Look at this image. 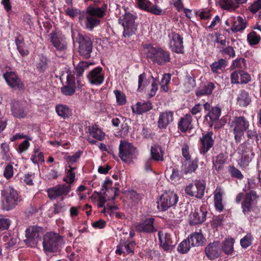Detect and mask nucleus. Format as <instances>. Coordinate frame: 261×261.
<instances>
[{"instance_id": "28", "label": "nucleus", "mask_w": 261, "mask_h": 261, "mask_svg": "<svg viewBox=\"0 0 261 261\" xmlns=\"http://www.w3.org/2000/svg\"><path fill=\"white\" fill-rule=\"evenodd\" d=\"M249 126V121L242 116L236 117L231 123L233 130H246Z\"/></svg>"}, {"instance_id": "6", "label": "nucleus", "mask_w": 261, "mask_h": 261, "mask_svg": "<svg viewBox=\"0 0 261 261\" xmlns=\"http://www.w3.org/2000/svg\"><path fill=\"white\" fill-rule=\"evenodd\" d=\"M155 221V218L152 216L146 215L143 217L136 223V231L140 234H151L155 232L157 229L154 225Z\"/></svg>"}, {"instance_id": "57", "label": "nucleus", "mask_w": 261, "mask_h": 261, "mask_svg": "<svg viewBox=\"0 0 261 261\" xmlns=\"http://www.w3.org/2000/svg\"><path fill=\"white\" fill-rule=\"evenodd\" d=\"M89 122L88 121H83L80 123L76 124L74 125L73 129H77L79 130H94V128L93 127H92L89 125Z\"/></svg>"}, {"instance_id": "1", "label": "nucleus", "mask_w": 261, "mask_h": 261, "mask_svg": "<svg viewBox=\"0 0 261 261\" xmlns=\"http://www.w3.org/2000/svg\"><path fill=\"white\" fill-rule=\"evenodd\" d=\"M106 6L105 7H97L89 6L86 11L79 17V21L84 28L92 31L98 25L100 19L103 16Z\"/></svg>"}, {"instance_id": "63", "label": "nucleus", "mask_w": 261, "mask_h": 261, "mask_svg": "<svg viewBox=\"0 0 261 261\" xmlns=\"http://www.w3.org/2000/svg\"><path fill=\"white\" fill-rule=\"evenodd\" d=\"M13 165L11 164H8L4 169V176L6 179H9L13 177Z\"/></svg>"}, {"instance_id": "29", "label": "nucleus", "mask_w": 261, "mask_h": 261, "mask_svg": "<svg viewBox=\"0 0 261 261\" xmlns=\"http://www.w3.org/2000/svg\"><path fill=\"white\" fill-rule=\"evenodd\" d=\"M221 113V110L218 107L212 108L207 114L205 116L204 123L207 122V124L211 127L213 122L219 119Z\"/></svg>"}, {"instance_id": "46", "label": "nucleus", "mask_w": 261, "mask_h": 261, "mask_svg": "<svg viewBox=\"0 0 261 261\" xmlns=\"http://www.w3.org/2000/svg\"><path fill=\"white\" fill-rule=\"evenodd\" d=\"M261 39L260 36L257 35L254 31H251L247 36V40L249 45H254L259 43Z\"/></svg>"}, {"instance_id": "14", "label": "nucleus", "mask_w": 261, "mask_h": 261, "mask_svg": "<svg viewBox=\"0 0 261 261\" xmlns=\"http://www.w3.org/2000/svg\"><path fill=\"white\" fill-rule=\"evenodd\" d=\"M71 190V186L70 185H58L47 190V196L50 200L56 199L59 197L67 195Z\"/></svg>"}, {"instance_id": "56", "label": "nucleus", "mask_w": 261, "mask_h": 261, "mask_svg": "<svg viewBox=\"0 0 261 261\" xmlns=\"http://www.w3.org/2000/svg\"><path fill=\"white\" fill-rule=\"evenodd\" d=\"M114 93L115 95L116 101L118 105H123L126 102V96L122 92L119 90H115Z\"/></svg>"}, {"instance_id": "31", "label": "nucleus", "mask_w": 261, "mask_h": 261, "mask_svg": "<svg viewBox=\"0 0 261 261\" xmlns=\"http://www.w3.org/2000/svg\"><path fill=\"white\" fill-rule=\"evenodd\" d=\"M220 7L229 12H234L239 8V6L234 0H219Z\"/></svg>"}, {"instance_id": "19", "label": "nucleus", "mask_w": 261, "mask_h": 261, "mask_svg": "<svg viewBox=\"0 0 261 261\" xmlns=\"http://www.w3.org/2000/svg\"><path fill=\"white\" fill-rule=\"evenodd\" d=\"M247 27V20L240 16H232L231 27L226 30L228 33L243 32Z\"/></svg>"}, {"instance_id": "61", "label": "nucleus", "mask_w": 261, "mask_h": 261, "mask_svg": "<svg viewBox=\"0 0 261 261\" xmlns=\"http://www.w3.org/2000/svg\"><path fill=\"white\" fill-rule=\"evenodd\" d=\"M231 67L234 69H244L246 67L245 60L243 58H239L234 60Z\"/></svg>"}, {"instance_id": "44", "label": "nucleus", "mask_w": 261, "mask_h": 261, "mask_svg": "<svg viewBox=\"0 0 261 261\" xmlns=\"http://www.w3.org/2000/svg\"><path fill=\"white\" fill-rule=\"evenodd\" d=\"M56 112L61 117L66 119L71 115V111L66 105H59L56 107Z\"/></svg>"}, {"instance_id": "4", "label": "nucleus", "mask_w": 261, "mask_h": 261, "mask_svg": "<svg viewBox=\"0 0 261 261\" xmlns=\"http://www.w3.org/2000/svg\"><path fill=\"white\" fill-rule=\"evenodd\" d=\"M63 244L62 237L57 233L47 232L43 237V250L45 253L60 252Z\"/></svg>"}, {"instance_id": "48", "label": "nucleus", "mask_w": 261, "mask_h": 261, "mask_svg": "<svg viewBox=\"0 0 261 261\" xmlns=\"http://www.w3.org/2000/svg\"><path fill=\"white\" fill-rule=\"evenodd\" d=\"M192 247L190 241L187 238L180 242L178 246L177 250L181 253H187Z\"/></svg>"}, {"instance_id": "12", "label": "nucleus", "mask_w": 261, "mask_h": 261, "mask_svg": "<svg viewBox=\"0 0 261 261\" xmlns=\"http://www.w3.org/2000/svg\"><path fill=\"white\" fill-rule=\"evenodd\" d=\"M42 230V227L37 226L27 228L25 230L26 239L24 240L26 245L32 248L36 247L39 239L40 233Z\"/></svg>"}, {"instance_id": "50", "label": "nucleus", "mask_w": 261, "mask_h": 261, "mask_svg": "<svg viewBox=\"0 0 261 261\" xmlns=\"http://www.w3.org/2000/svg\"><path fill=\"white\" fill-rule=\"evenodd\" d=\"M93 63H89L86 61L80 62L75 67V72L77 75L81 76L83 75L84 71L88 69L90 65H92Z\"/></svg>"}, {"instance_id": "36", "label": "nucleus", "mask_w": 261, "mask_h": 261, "mask_svg": "<svg viewBox=\"0 0 261 261\" xmlns=\"http://www.w3.org/2000/svg\"><path fill=\"white\" fill-rule=\"evenodd\" d=\"M166 177L168 176L171 182H176L178 181L182 177V174L177 169L170 167L167 169L165 172Z\"/></svg>"}, {"instance_id": "62", "label": "nucleus", "mask_w": 261, "mask_h": 261, "mask_svg": "<svg viewBox=\"0 0 261 261\" xmlns=\"http://www.w3.org/2000/svg\"><path fill=\"white\" fill-rule=\"evenodd\" d=\"M129 197L135 203H138L142 197L143 195L137 193L135 190H131L129 192Z\"/></svg>"}, {"instance_id": "33", "label": "nucleus", "mask_w": 261, "mask_h": 261, "mask_svg": "<svg viewBox=\"0 0 261 261\" xmlns=\"http://www.w3.org/2000/svg\"><path fill=\"white\" fill-rule=\"evenodd\" d=\"M188 238L193 247L201 246L205 240L201 232H197L191 233Z\"/></svg>"}, {"instance_id": "35", "label": "nucleus", "mask_w": 261, "mask_h": 261, "mask_svg": "<svg viewBox=\"0 0 261 261\" xmlns=\"http://www.w3.org/2000/svg\"><path fill=\"white\" fill-rule=\"evenodd\" d=\"M227 158V157L223 152L216 156L215 159L213 161V169L217 171L221 170L226 161Z\"/></svg>"}, {"instance_id": "58", "label": "nucleus", "mask_w": 261, "mask_h": 261, "mask_svg": "<svg viewBox=\"0 0 261 261\" xmlns=\"http://www.w3.org/2000/svg\"><path fill=\"white\" fill-rule=\"evenodd\" d=\"M146 77V76L145 73H143L139 75L138 91L140 92L142 91L146 85L147 81Z\"/></svg>"}, {"instance_id": "54", "label": "nucleus", "mask_w": 261, "mask_h": 261, "mask_svg": "<svg viewBox=\"0 0 261 261\" xmlns=\"http://www.w3.org/2000/svg\"><path fill=\"white\" fill-rule=\"evenodd\" d=\"M32 140V137H29L25 139L22 142H21L18 146L17 151L19 153H22L25 152L29 148L30 143L29 141Z\"/></svg>"}, {"instance_id": "16", "label": "nucleus", "mask_w": 261, "mask_h": 261, "mask_svg": "<svg viewBox=\"0 0 261 261\" xmlns=\"http://www.w3.org/2000/svg\"><path fill=\"white\" fill-rule=\"evenodd\" d=\"M136 243L135 241L120 240L119 244L117 246L115 253L118 255L123 254L131 255L134 254V250Z\"/></svg>"}, {"instance_id": "18", "label": "nucleus", "mask_w": 261, "mask_h": 261, "mask_svg": "<svg viewBox=\"0 0 261 261\" xmlns=\"http://www.w3.org/2000/svg\"><path fill=\"white\" fill-rule=\"evenodd\" d=\"M207 212L204 207L201 206L199 209H196L190 215L189 224L196 225L204 222L206 218Z\"/></svg>"}, {"instance_id": "59", "label": "nucleus", "mask_w": 261, "mask_h": 261, "mask_svg": "<svg viewBox=\"0 0 261 261\" xmlns=\"http://www.w3.org/2000/svg\"><path fill=\"white\" fill-rule=\"evenodd\" d=\"M34 173L31 172L25 174L23 177L21 178V179L26 185L28 186H32L34 184L33 179H34Z\"/></svg>"}, {"instance_id": "45", "label": "nucleus", "mask_w": 261, "mask_h": 261, "mask_svg": "<svg viewBox=\"0 0 261 261\" xmlns=\"http://www.w3.org/2000/svg\"><path fill=\"white\" fill-rule=\"evenodd\" d=\"M90 137L87 138V141L92 144H95L97 142L96 140L102 141L105 137V134L104 132H89Z\"/></svg>"}, {"instance_id": "5", "label": "nucleus", "mask_w": 261, "mask_h": 261, "mask_svg": "<svg viewBox=\"0 0 261 261\" xmlns=\"http://www.w3.org/2000/svg\"><path fill=\"white\" fill-rule=\"evenodd\" d=\"M258 198L259 196L254 190L248 191L245 194L243 192H240L236 197L235 202L239 204L242 200L241 208L243 213L246 215L251 211L254 201H256Z\"/></svg>"}, {"instance_id": "40", "label": "nucleus", "mask_w": 261, "mask_h": 261, "mask_svg": "<svg viewBox=\"0 0 261 261\" xmlns=\"http://www.w3.org/2000/svg\"><path fill=\"white\" fill-rule=\"evenodd\" d=\"M234 243V240L232 238L225 239L222 244V251L225 254L231 255L233 252Z\"/></svg>"}, {"instance_id": "21", "label": "nucleus", "mask_w": 261, "mask_h": 261, "mask_svg": "<svg viewBox=\"0 0 261 261\" xmlns=\"http://www.w3.org/2000/svg\"><path fill=\"white\" fill-rule=\"evenodd\" d=\"M230 79L232 84H246L251 80L250 75L242 70H236L232 72Z\"/></svg>"}, {"instance_id": "53", "label": "nucleus", "mask_w": 261, "mask_h": 261, "mask_svg": "<svg viewBox=\"0 0 261 261\" xmlns=\"http://www.w3.org/2000/svg\"><path fill=\"white\" fill-rule=\"evenodd\" d=\"M15 44L18 51L21 56H24L28 55L29 51L24 48V43L22 39L19 38H16Z\"/></svg>"}, {"instance_id": "22", "label": "nucleus", "mask_w": 261, "mask_h": 261, "mask_svg": "<svg viewBox=\"0 0 261 261\" xmlns=\"http://www.w3.org/2000/svg\"><path fill=\"white\" fill-rule=\"evenodd\" d=\"M173 121V112L167 111L160 113L158 120V127L160 129H166Z\"/></svg>"}, {"instance_id": "38", "label": "nucleus", "mask_w": 261, "mask_h": 261, "mask_svg": "<svg viewBox=\"0 0 261 261\" xmlns=\"http://www.w3.org/2000/svg\"><path fill=\"white\" fill-rule=\"evenodd\" d=\"M215 87V85L213 83H207L206 84L204 85L203 87L199 88L196 91V95L197 97L210 95L212 93Z\"/></svg>"}, {"instance_id": "30", "label": "nucleus", "mask_w": 261, "mask_h": 261, "mask_svg": "<svg viewBox=\"0 0 261 261\" xmlns=\"http://www.w3.org/2000/svg\"><path fill=\"white\" fill-rule=\"evenodd\" d=\"M223 190L221 188L217 187L214 192V202L215 209L219 212H222L224 209L223 203Z\"/></svg>"}, {"instance_id": "3", "label": "nucleus", "mask_w": 261, "mask_h": 261, "mask_svg": "<svg viewBox=\"0 0 261 261\" xmlns=\"http://www.w3.org/2000/svg\"><path fill=\"white\" fill-rule=\"evenodd\" d=\"M2 208L6 211L14 208L22 201L18 192L11 187L5 188L1 191Z\"/></svg>"}, {"instance_id": "32", "label": "nucleus", "mask_w": 261, "mask_h": 261, "mask_svg": "<svg viewBox=\"0 0 261 261\" xmlns=\"http://www.w3.org/2000/svg\"><path fill=\"white\" fill-rule=\"evenodd\" d=\"M133 113L142 114L150 111L152 108V103L150 102H139L137 103L135 108L132 107Z\"/></svg>"}, {"instance_id": "49", "label": "nucleus", "mask_w": 261, "mask_h": 261, "mask_svg": "<svg viewBox=\"0 0 261 261\" xmlns=\"http://www.w3.org/2000/svg\"><path fill=\"white\" fill-rule=\"evenodd\" d=\"M254 240L253 236L251 233H247L243 238L240 240V245L244 249H246L250 246Z\"/></svg>"}, {"instance_id": "2", "label": "nucleus", "mask_w": 261, "mask_h": 261, "mask_svg": "<svg viewBox=\"0 0 261 261\" xmlns=\"http://www.w3.org/2000/svg\"><path fill=\"white\" fill-rule=\"evenodd\" d=\"M146 57L154 63L164 65L170 61V54L168 51L160 47H154L151 44H143Z\"/></svg>"}, {"instance_id": "34", "label": "nucleus", "mask_w": 261, "mask_h": 261, "mask_svg": "<svg viewBox=\"0 0 261 261\" xmlns=\"http://www.w3.org/2000/svg\"><path fill=\"white\" fill-rule=\"evenodd\" d=\"M192 117L190 114H186L181 118L178 123V128L180 130H190L193 128L191 124Z\"/></svg>"}, {"instance_id": "8", "label": "nucleus", "mask_w": 261, "mask_h": 261, "mask_svg": "<svg viewBox=\"0 0 261 261\" xmlns=\"http://www.w3.org/2000/svg\"><path fill=\"white\" fill-rule=\"evenodd\" d=\"M135 17L130 13H126L123 16L119 19V23L123 27V36L129 37L135 34L137 24L135 21Z\"/></svg>"}, {"instance_id": "23", "label": "nucleus", "mask_w": 261, "mask_h": 261, "mask_svg": "<svg viewBox=\"0 0 261 261\" xmlns=\"http://www.w3.org/2000/svg\"><path fill=\"white\" fill-rule=\"evenodd\" d=\"M160 246L165 250L172 249L175 245L173 244L172 237L168 233H164L162 231L158 232Z\"/></svg>"}, {"instance_id": "51", "label": "nucleus", "mask_w": 261, "mask_h": 261, "mask_svg": "<svg viewBox=\"0 0 261 261\" xmlns=\"http://www.w3.org/2000/svg\"><path fill=\"white\" fill-rule=\"evenodd\" d=\"M83 151L79 150L72 155L65 156L64 159L67 162L68 165H71L75 163L80 159Z\"/></svg>"}, {"instance_id": "25", "label": "nucleus", "mask_w": 261, "mask_h": 261, "mask_svg": "<svg viewBox=\"0 0 261 261\" xmlns=\"http://www.w3.org/2000/svg\"><path fill=\"white\" fill-rule=\"evenodd\" d=\"M3 76L7 84L11 88H22L23 85L18 76L14 72H7L4 74Z\"/></svg>"}, {"instance_id": "24", "label": "nucleus", "mask_w": 261, "mask_h": 261, "mask_svg": "<svg viewBox=\"0 0 261 261\" xmlns=\"http://www.w3.org/2000/svg\"><path fill=\"white\" fill-rule=\"evenodd\" d=\"M50 41L58 50H64L67 47V43L64 36L59 33L50 34Z\"/></svg>"}, {"instance_id": "42", "label": "nucleus", "mask_w": 261, "mask_h": 261, "mask_svg": "<svg viewBox=\"0 0 261 261\" xmlns=\"http://www.w3.org/2000/svg\"><path fill=\"white\" fill-rule=\"evenodd\" d=\"M75 167L68 165L65 169L66 176L63 178V181L66 182L68 185H71L75 179V174L74 170Z\"/></svg>"}, {"instance_id": "55", "label": "nucleus", "mask_w": 261, "mask_h": 261, "mask_svg": "<svg viewBox=\"0 0 261 261\" xmlns=\"http://www.w3.org/2000/svg\"><path fill=\"white\" fill-rule=\"evenodd\" d=\"M171 80V74L166 73L163 75L161 81V88L163 91L167 92L168 91V85L169 84Z\"/></svg>"}, {"instance_id": "11", "label": "nucleus", "mask_w": 261, "mask_h": 261, "mask_svg": "<svg viewBox=\"0 0 261 261\" xmlns=\"http://www.w3.org/2000/svg\"><path fill=\"white\" fill-rule=\"evenodd\" d=\"M136 148L129 143L121 140L119 147V156L125 162H130L134 158Z\"/></svg>"}, {"instance_id": "60", "label": "nucleus", "mask_w": 261, "mask_h": 261, "mask_svg": "<svg viewBox=\"0 0 261 261\" xmlns=\"http://www.w3.org/2000/svg\"><path fill=\"white\" fill-rule=\"evenodd\" d=\"M223 216L221 215L216 216L211 222V226L212 228L217 229L218 227L223 225Z\"/></svg>"}, {"instance_id": "10", "label": "nucleus", "mask_w": 261, "mask_h": 261, "mask_svg": "<svg viewBox=\"0 0 261 261\" xmlns=\"http://www.w3.org/2000/svg\"><path fill=\"white\" fill-rule=\"evenodd\" d=\"M76 39L79 43L80 54L86 59L90 58L93 48L91 39L87 36H83L79 34Z\"/></svg>"}, {"instance_id": "52", "label": "nucleus", "mask_w": 261, "mask_h": 261, "mask_svg": "<svg viewBox=\"0 0 261 261\" xmlns=\"http://www.w3.org/2000/svg\"><path fill=\"white\" fill-rule=\"evenodd\" d=\"M228 172L232 177L237 178L239 179H242L244 178V176L241 172L234 166H229Z\"/></svg>"}, {"instance_id": "7", "label": "nucleus", "mask_w": 261, "mask_h": 261, "mask_svg": "<svg viewBox=\"0 0 261 261\" xmlns=\"http://www.w3.org/2000/svg\"><path fill=\"white\" fill-rule=\"evenodd\" d=\"M178 201L177 195L173 191H168L164 192L158 200L157 207L160 211H165L174 206Z\"/></svg>"}, {"instance_id": "15", "label": "nucleus", "mask_w": 261, "mask_h": 261, "mask_svg": "<svg viewBox=\"0 0 261 261\" xmlns=\"http://www.w3.org/2000/svg\"><path fill=\"white\" fill-rule=\"evenodd\" d=\"M204 251L206 256L209 259H215L220 257L222 254V243L219 241L210 242L205 247Z\"/></svg>"}, {"instance_id": "13", "label": "nucleus", "mask_w": 261, "mask_h": 261, "mask_svg": "<svg viewBox=\"0 0 261 261\" xmlns=\"http://www.w3.org/2000/svg\"><path fill=\"white\" fill-rule=\"evenodd\" d=\"M168 46L170 50L176 54H183L184 46L183 38L175 32H171L168 34Z\"/></svg>"}, {"instance_id": "43", "label": "nucleus", "mask_w": 261, "mask_h": 261, "mask_svg": "<svg viewBox=\"0 0 261 261\" xmlns=\"http://www.w3.org/2000/svg\"><path fill=\"white\" fill-rule=\"evenodd\" d=\"M12 114L15 117L22 118L26 115V113L23 110L22 107L17 101L14 102L11 107Z\"/></svg>"}, {"instance_id": "64", "label": "nucleus", "mask_w": 261, "mask_h": 261, "mask_svg": "<svg viewBox=\"0 0 261 261\" xmlns=\"http://www.w3.org/2000/svg\"><path fill=\"white\" fill-rule=\"evenodd\" d=\"M36 68L39 72H43L47 68V60L45 58H42L37 63Z\"/></svg>"}, {"instance_id": "17", "label": "nucleus", "mask_w": 261, "mask_h": 261, "mask_svg": "<svg viewBox=\"0 0 261 261\" xmlns=\"http://www.w3.org/2000/svg\"><path fill=\"white\" fill-rule=\"evenodd\" d=\"M87 79L91 85L99 86L105 80L104 73L102 67H97L91 70L87 74Z\"/></svg>"}, {"instance_id": "9", "label": "nucleus", "mask_w": 261, "mask_h": 261, "mask_svg": "<svg viewBox=\"0 0 261 261\" xmlns=\"http://www.w3.org/2000/svg\"><path fill=\"white\" fill-rule=\"evenodd\" d=\"M206 183L204 180L196 179L185 188L186 194L191 197L201 199L204 193Z\"/></svg>"}, {"instance_id": "47", "label": "nucleus", "mask_w": 261, "mask_h": 261, "mask_svg": "<svg viewBox=\"0 0 261 261\" xmlns=\"http://www.w3.org/2000/svg\"><path fill=\"white\" fill-rule=\"evenodd\" d=\"M203 107L204 110L209 111L211 108V105L208 102H205L203 106L200 103H197L190 110V112L193 115H196L200 113Z\"/></svg>"}, {"instance_id": "37", "label": "nucleus", "mask_w": 261, "mask_h": 261, "mask_svg": "<svg viewBox=\"0 0 261 261\" xmlns=\"http://www.w3.org/2000/svg\"><path fill=\"white\" fill-rule=\"evenodd\" d=\"M150 154L151 159L159 161H163V152L162 150L161 147L157 144H154L151 147Z\"/></svg>"}, {"instance_id": "39", "label": "nucleus", "mask_w": 261, "mask_h": 261, "mask_svg": "<svg viewBox=\"0 0 261 261\" xmlns=\"http://www.w3.org/2000/svg\"><path fill=\"white\" fill-rule=\"evenodd\" d=\"M226 66L227 62L223 59H220L210 65L212 71L216 74L220 73V71H223Z\"/></svg>"}, {"instance_id": "26", "label": "nucleus", "mask_w": 261, "mask_h": 261, "mask_svg": "<svg viewBox=\"0 0 261 261\" xmlns=\"http://www.w3.org/2000/svg\"><path fill=\"white\" fill-rule=\"evenodd\" d=\"M112 180L109 177H107L102 185L101 191H103V194L107 197L108 196L107 192L111 191L113 193L114 195L111 197V199L114 201L119 194V188L118 187H112Z\"/></svg>"}, {"instance_id": "27", "label": "nucleus", "mask_w": 261, "mask_h": 261, "mask_svg": "<svg viewBox=\"0 0 261 261\" xmlns=\"http://www.w3.org/2000/svg\"><path fill=\"white\" fill-rule=\"evenodd\" d=\"M251 102V97L249 93L244 90H241L237 94L236 98V104L240 107H246Z\"/></svg>"}, {"instance_id": "20", "label": "nucleus", "mask_w": 261, "mask_h": 261, "mask_svg": "<svg viewBox=\"0 0 261 261\" xmlns=\"http://www.w3.org/2000/svg\"><path fill=\"white\" fill-rule=\"evenodd\" d=\"M212 136V132H208L207 134L202 135V137L200 139V143L201 144V146L199 148L200 154L204 155L214 145V141Z\"/></svg>"}, {"instance_id": "41", "label": "nucleus", "mask_w": 261, "mask_h": 261, "mask_svg": "<svg viewBox=\"0 0 261 261\" xmlns=\"http://www.w3.org/2000/svg\"><path fill=\"white\" fill-rule=\"evenodd\" d=\"M0 154L3 160L6 161H10L11 160L12 155L10 152V146L6 143H2L0 147Z\"/></svg>"}]
</instances>
